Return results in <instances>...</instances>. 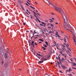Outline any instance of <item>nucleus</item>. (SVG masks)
Listing matches in <instances>:
<instances>
[{
  "label": "nucleus",
  "instance_id": "4c0bfd02",
  "mask_svg": "<svg viewBox=\"0 0 76 76\" xmlns=\"http://www.w3.org/2000/svg\"><path fill=\"white\" fill-rule=\"evenodd\" d=\"M46 30H47V29H46L45 28V29H44V31L45 32H46Z\"/></svg>",
  "mask_w": 76,
  "mask_h": 76
},
{
  "label": "nucleus",
  "instance_id": "680f3d73",
  "mask_svg": "<svg viewBox=\"0 0 76 76\" xmlns=\"http://www.w3.org/2000/svg\"><path fill=\"white\" fill-rule=\"evenodd\" d=\"M52 19L53 20H55L54 18H52Z\"/></svg>",
  "mask_w": 76,
  "mask_h": 76
},
{
  "label": "nucleus",
  "instance_id": "39448f33",
  "mask_svg": "<svg viewBox=\"0 0 76 76\" xmlns=\"http://www.w3.org/2000/svg\"><path fill=\"white\" fill-rule=\"evenodd\" d=\"M59 53L60 54L62 55V56H64V54H63V53L61 51H59Z\"/></svg>",
  "mask_w": 76,
  "mask_h": 76
},
{
  "label": "nucleus",
  "instance_id": "4d7b16f0",
  "mask_svg": "<svg viewBox=\"0 0 76 76\" xmlns=\"http://www.w3.org/2000/svg\"><path fill=\"white\" fill-rule=\"evenodd\" d=\"M33 38V37L32 36V37H31V39H32Z\"/></svg>",
  "mask_w": 76,
  "mask_h": 76
},
{
  "label": "nucleus",
  "instance_id": "f8f14e48",
  "mask_svg": "<svg viewBox=\"0 0 76 76\" xmlns=\"http://www.w3.org/2000/svg\"><path fill=\"white\" fill-rule=\"evenodd\" d=\"M37 54L38 55V56L41 57V56H43L40 55V54H39L38 53H37Z\"/></svg>",
  "mask_w": 76,
  "mask_h": 76
},
{
  "label": "nucleus",
  "instance_id": "603ef678",
  "mask_svg": "<svg viewBox=\"0 0 76 76\" xmlns=\"http://www.w3.org/2000/svg\"><path fill=\"white\" fill-rule=\"evenodd\" d=\"M37 14L38 15H39V16H40V14H39L38 13H37Z\"/></svg>",
  "mask_w": 76,
  "mask_h": 76
},
{
  "label": "nucleus",
  "instance_id": "5701e85b",
  "mask_svg": "<svg viewBox=\"0 0 76 76\" xmlns=\"http://www.w3.org/2000/svg\"><path fill=\"white\" fill-rule=\"evenodd\" d=\"M45 43H46V45H48V42L47 41H46Z\"/></svg>",
  "mask_w": 76,
  "mask_h": 76
},
{
  "label": "nucleus",
  "instance_id": "a211bd4d",
  "mask_svg": "<svg viewBox=\"0 0 76 76\" xmlns=\"http://www.w3.org/2000/svg\"><path fill=\"white\" fill-rule=\"evenodd\" d=\"M50 20V22H53V20L51 19H49Z\"/></svg>",
  "mask_w": 76,
  "mask_h": 76
},
{
  "label": "nucleus",
  "instance_id": "dca6fc26",
  "mask_svg": "<svg viewBox=\"0 0 76 76\" xmlns=\"http://www.w3.org/2000/svg\"><path fill=\"white\" fill-rule=\"evenodd\" d=\"M57 63H58V65L59 66L60 64L59 62L58 61H57Z\"/></svg>",
  "mask_w": 76,
  "mask_h": 76
},
{
  "label": "nucleus",
  "instance_id": "69168bd1",
  "mask_svg": "<svg viewBox=\"0 0 76 76\" xmlns=\"http://www.w3.org/2000/svg\"><path fill=\"white\" fill-rule=\"evenodd\" d=\"M60 39V40H63V39Z\"/></svg>",
  "mask_w": 76,
  "mask_h": 76
},
{
  "label": "nucleus",
  "instance_id": "bf43d9fd",
  "mask_svg": "<svg viewBox=\"0 0 76 76\" xmlns=\"http://www.w3.org/2000/svg\"><path fill=\"white\" fill-rule=\"evenodd\" d=\"M35 45H37V43H36V42H35Z\"/></svg>",
  "mask_w": 76,
  "mask_h": 76
},
{
  "label": "nucleus",
  "instance_id": "f257e3e1",
  "mask_svg": "<svg viewBox=\"0 0 76 76\" xmlns=\"http://www.w3.org/2000/svg\"><path fill=\"white\" fill-rule=\"evenodd\" d=\"M46 1H47L49 4L51 5L52 7H54L56 10L59 11V12L62 14V18H63V19H64V24L63 26L64 28L65 29H66V28H70L72 30L74 31L73 28L70 25H69L68 20L66 18V15L62 9L59 7L56 6L53 4L51 3V2L49 0H46Z\"/></svg>",
  "mask_w": 76,
  "mask_h": 76
},
{
  "label": "nucleus",
  "instance_id": "a18cd8bd",
  "mask_svg": "<svg viewBox=\"0 0 76 76\" xmlns=\"http://www.w3.org/2000/svg\"><path fill=\"white\" fill-rule=\"evenodd\" d=\"M58 66H59V69H61V68L60 67V66H59V65H58Z\"/></svg>",
  "mask_w": 76,
  "mask_h": 76
},
{
  "label": "nucleus",
  "instance_id": "49530a36",
  "mask_svg": "<svg viewBox=\"0 0 76 76\" xmlns=\"http://www.w3.org/2000/svg\"><path fill=\"white\" fill-rule=\"evenodd\" d=\"M48 28L49 29V28H51L50 27H48Z\"/></svg>",
  "mask_w": 76,
  "mask_h": 76
},
{
  "label": "nucleus",
  "instance_id": "c85d7f7f",
  "mask_svg": "<svg viewBox=\"0 0 76 76\" xmlns=\"http://www.w3.org/2000/svg\"><path fill=\"white\" fill-rule=\"evenodd\" d=\"M42 23L44 25L45 24L43 22H42Z\"/></svg>",
  "mask_w": 76,
  "mask_h": 76
},
{
  "label": "nucleus",
  "instance_id": "a19ab883",
  "mask_svg": "<svg viewBox=\"0 0 76 76\" xmlns=\"http://www.w3.org/2000/svg\"><path fill=\"white\" fill-rule=\"evenodd\" d=\"M35 36L36 37H38L39 36L38 35H35Z\"/></svg>",
  "mask_w": 76,
  "mask_h": 76
},
{
  "label": "nucleus",
  "instance_id": "4468645a",
  "mask_svg": "<svg viewBox=\"0 0 76 76\" xmlns=\"http://www.w3.org/2000/svg\"><path fill=\"white\" fill-rule=\"evenodd\" d=\"M39 40L41 41L42 42H43L44 41V40H43V39H39Z\"/></svg>",
  "mask_w": 76,
  "mask_h": 76
},
{
  "label": "nucleus",
  "instance_id": "7ed1b4c3",
  "mask_svg": "<svg viewBox=\"0 0 76 76\" xmlns=\"http://www.w3.org/2000/svg\"><path fill=\"white\" fill-rule=\"evenodd\" d=\"M75 35H74V34H73V40L74 41V42H76V41L75 40Z\"/></svg>",
  "mask_w": 76,
  "mask_h": 76
},
{
  "label": "nucleus",
  "instance_id": "412c9836",
  "mask_svg": "<svg viewBox=\"0 0 76 76\" xmlns=\"http://www.w3.org/2000/svg\"><path fill=\"white\" fill-rule=\"evenodd\" d=\"M42 48H43V50H46V48H45L42 47Z\"/></svg>",
  "mask_w": 76,
  "mask_h": 76
},
{
  "label": "nucleus",
  "instance_id": "f704fd0d",
  "mask_svg": "<svg viewBox=\"0 0 76 76\" xmlns=\"http://www.w3.org/2000/svg\"><path fill=\"white\" fill-rule=\"evenodd\" d=\"M30 42H31V41H30V40L28 41V42H29V44H30V43H30Z\"/></svg>",
  "mask_w": 76,
  "mask_h": 76
},
{
  "label": "nucleus",
  "instance_id": "f3484780",
  "mask_svg": "<svg viewBox=\"0 0 76 76\" xmlns=\"http://www.w3.org/2000/svg\"><path fill=\"white\" fill-rule=\"evenodd\" d=\"M50 26H51L52 27H54V25L53 24H50Z\"/></svg>",
  "mask_w": 76,
  "mask_h": 76
},
{
  "label": "nucleus",
  "instance_id": "79ce46f5",
  "mask_svg": "<svg viewBox=\"0 0 76 76\" xmlns=\"http://www.w3.org/2000/svg\"><path fill=\"white\" fill-rule=\"evenodd\" d=\"M44 46L45 47H46V48L47 47V46L45 45H44Z\"/></svg>",
  "mask_w": 76,
  "mask_h": 76
},
{
  "label": "nucleus",
  "instance_id": "1a4fd4ad",
  "mask_svg": "<svg viewBox=\"0 0 76 76\" xmlns=\"http://www.w3.org/2000/svg\"><path fill=\"white\" fill-rule=\"evenodd\" d=\"M58 59L59 60V62H60V63H61V58H60V57L58 56Z\"/></svg>",
  "mask_w": 76,
  "mask_h": 76
},
{
  "label": "nucleus",
  "instance_id": "a878e982",
  "mask_svg": "<svg viewBox=\"0 0 76 76\" xmlns=\"http://www.w3.org/2000/svg\"><path fill=\"white\" fill-rule=\"evenodd\" d=\"M52 33H53V31H49V33L50 34Z\"/></svg>",
  "mask_w": 76,
  "mask_h": 76
},
{
  "label": "nucleus",
  "instance_id": "aec40b11",
  "mask_svg": "<svg viewBox=\"0 0 76 76\" xmlns=\"http://www.w3.org/2000/svg\"><path fill=\"white\" fill-rule=\"evenodd\" d=\"M58 46H59L56 45V48H57V49L58 50L59 49V48L58 47Z\"/></svg>",
  "mask_w": 76,
  "mask_h": 76
},
{
  "label": "nucleus",
  "instance_id": "6e6552de",
  "mask_svg": "<svg viewBox=\"0 0 76 76\" xmlns=\"http://www.w3.org/2000/svg\"><path fill=\"white\" fill-rule=\"evenodd\" d=\"M4 57L5 58H7V54L6 53H5V54L4 55Z\"/></svg>",
  "mask_w": 76,
  "mask_h": 76
},
{
  "label": "nucleus",
  "instance_id": "b1692460",
  "mask_svg": "<svg viewBox=\"0 0 76 76\" xmlns=\"http://www.w3.org/2000/svg\"><path fill=\"white\" fill-rule=\"evenodd\" d=\"M37 20H38V21L39 23H40L41 22V21L39 20L38 19V18L37 19Z\"/></svg>",
  "mask_w": 76,
  "mask_h": 76
},
{
  "label": "nucleus",
  "instance_id": "338daca9",
  "mask_svg": "<svg viewBox=\"0 0 76 76\" xmlns=\"http://www.w3.org/2000/svg\"><path fill=\"white\" fill-rule=\"evenodd\" d=\"M34 33H37V32H36L35 31H34Z\"/></svg>",
  "mask_w": 76,
  "mask_h": 76
},
{
  "label": "nucleus",
  "instance_id": "c9c22d12",
  "mask_svg": "<svg viewBox=\"0 0 76 76\" xmlns=\"http://www.w3.org/2000/svg\"><path fill=\"white\" fill-rule=\"evenodd\" d=\"M57 35V36H58V37H59V38H60L61 37L60 36H59V35Z\"/></svg>",
  "mask_w": 76,
  "mask_h": 76
},
{
  "label": "nucleus",
  "instance_id": "e2e57ef3",
  "mask_svg": "<svg viewBox=\"0 0 76 76\" xmlns=\"http://www.w3.org/2000/svg\"><path fill=\"white\" fill-rule=\"evenodd\" d=\"M55 24H58V23H56H56H55Z\"/></svg>",
  "mask_w": 76,
  "mask_h": 76
},
{
  "label": "nucleus",
  "instance_id": "393cba45",
  "mask_svg": "<svg viewBox=\"0 0 76 76\" xmlns=\"http://www.w3.org/2000/svg\"><path fill=\"white\" fill-rule=\"evenodd\" d=\"M64 41L66 43V38L65 37H64Z\"/></svg>",
  "mask_w": 76,
  "mask_h": 76
},
{
  "label": "nucleus",
  "instance_id": "ddd939ff",
  "mask_svg": "<svg viewBox=\"0 0 76 76\" xmlns=\"http://www.w3.org/2000/svg\"><path fill=\"white\" fill-rule=\"evenodd\" d=\"M72 69H71L70 68H69V70H68V72H69L70 71H72Z\"/></svg>",
  "mask_w": 76,
  "mask_h": 76
},
{
  "label": "nucleus",
  "instance_id": "052dcab7",
  "mask_svg": "<svg viewBox=\"0 0 76 76\" xmlns=\"http://www.w3.org/2000/svg\"><path fill=\"white\" fill-rule=\"evenodd\" d=\"M40 26H43V25L42 24H40Z\"/></svg>",
  "mask_w": 76,
  "mask_h": 76
},
{
  "label": "nucleus",
  "instance_id": "e433bc0d",
  "mask_svg": "<svg viewBox=\"0 0 76 76\" xmlns=\"http://www.w3.org/2000/svg\"><path fill=\"white\" fill-rule=\"evenodd\" d=\"M59 72H60L61 73H63V72H62L61 70H59Z\"/></svg>",
  "mask_w": 76,
  "mask_h": 76
},
{
  "label": "nucleus",
  "instance_id": "20e7f679",
  "mask_svg": "<svg viewBox=\"0 0 76 76\" xmlns=\"http://www.w3.org/2000/svg\"><path fill=\"white\" fill-rule=\"evenodd\" d=\"M71 63L72 64V66H76V64L74 63H73L72 62H71Z\"/></svg>",
  "mask_w": 76,
  "mask_h": 76
},
{
  "label": "nucleus",
  "instance_id": "de8ad7c7",
  "mask_svg": "<svg viewBox=\"0 0 76 76\" xmlns=\"http://www.w3.org/2000/svg\"><path fill=\"white\" fill-rule=\"evenodd\" d=\"M62 46H63V47H64V48L65 47V46L64 45H62Z\"/></svg>",
  "mask_w": 76,
  "mask_h": 76
},
{
  "label": "nucleus",
  "instance_id": "f03ea898",
  "mask_svg": "<svg viewBox=\"0 0 76 76\" xmlns=\"http://www.w3.org/2000/svg\"><path fill=\"white\" fill-rule=\"evenodd\" d=\"M48 59L44 57H42V58H41V60L42 61H47V60Z\"/></svg>",
  "mask_w": 76,
  "mask_h": 76
},
{
  "label": "nucleus",
  "instance_id": "72a5a7b5",
  "mask_svg": "<svg viewBox=\"0 0 76 76\" xmlns=\"http://www.w3.org/2000/svg\"><path fill=\"white\" fill-rule=\"evenodd\" d=\"M33 12L35 14V15H37L36 14V13H35V12L34 11H33Z\"/></svg>",
  "mask_w": 76,
  "mask_h": 76
},
{
  "label": "nucleus",
  "instance_id": "2eb2a0df",
  "mask_svg": "<svg viewBox=\"0 0 76 76\" xmlns=\"http://www.w3.org/2000/svg\"><path fill=\"white\" fill-rule=\"evenodd\" d=\"M34 42L33 41H32V44H31L32 46H33V44L34 43Z\"/></svg>",
  "mask_w": 76,
  "mask_h": 76
},
{
  "label": "nucleus",
  "instance_id": "c03bdc74",
  "mask_svg": "<svg viewBox=\"0 0 76 76\" xmlns=\"http://www.w3.org/2000/svg\"><path fill=\"white\" fill-rule=\"evenodd\" d=\"M26 12V13L28 15H29L28 13L27 12Z\"/></svg>",
  "mask_w": 76,
  "mask_h": 76
},
{
  "label": "nucleus",
  "instance_id": "7c9ffc66",
  "mask_svg": "<svg viewBox=\"0 0 76 76\" xmlns=\"http://www.w3.org/2000/svg\"><path fill=\"white\" fill-rule=\"evenodd\" d=\"M30 31L31 33H33V31H32V30H30Z\"/></svg>",
  "mask_w": 76,
  "mask_h": 76
},
{
  "label": "nucleus",
  "instance_id": "2f4dec72",
  "mask_svg": "<svg viewBox=\"0 0 76 76\" xmlns=\"http://www.w3.org/2000/svg\"><path fill=\"white\" fill-rule=\"evenodd\" d=\"M65 60V58H62V61H64Z\"/></svg>",
  "mask_w": 76,
  "mask_h": 76
},
{
  "label": "nucleus",
  "instance_id": "cd10ccee",
  "mask_svg": "<svg viewBox=\"0 0 76 76\" xmlns=\"http://www.w3.org/2000/svg\"><path fill=\"white\" fill-rule=\"evenodd\" d=\"M55 35H56V36H57V35H58V32H56V34H55Z\"/></svg>",
  "mask_w": 76,
  "mask_h": 76
},
{
  "label": "nucleus",
  "instance_id": "6ab92c4d",
  "mask_svg": "<svg viewBox=\"0 0 76 76\" xmlns=\"http://www.w3.org/2000/svg\"><path fill=\"white\" fill-rule=\"evenodd\" d=\"M66 61H68V63H70V64L71 63V62H70L69 61V60H68L66 59Z\"/></svg>",
  "mask_w": 76,
  "mask_h": 76
},
{
  "label": "nucleus",
  "instance_id": "864d4df0",
  "mask_svg": "<svg viewBox=\"0 0 76 76\" xmlns=\"http://www.w3.org/2000/svg\"><path fill=\"white\" fill-rule=\"evenodd\" d=\"M26 5H27V6H28V5L27 4V3H26Z\"/></svg>",
  "mask_w": 76,
  "mask_h": 76
},
{
  "label": "nucleus",
  "instance_id": "0eeeda50",
  "mask_svg": "<svg viewBox=\"0 0 76 76\" xmlns=\"http://www.w3.org/2000/svg\"><path fill=\"white\" fill-rule=\"evenodd\" d=\"M53 43H54V44L55 45H56V46H59V45L58 44L56 45L57 43L55 41H53Z\"/></svg>",
  "mask_w": 76,
  "mask_h": 76
},
{
  "label": "nucleus",
  "instance_id": "473e14b6",
  "mask_svg": "<svg viewBox=\"0 0 76 76\" xmlns=\"http://www.w3.org/2000/svg\"><path fill=\"white\" fill-rule=\"evenodd\" d=\"M21 8H22V9L23 10H24V8L23 7H21Z\"/></svg>",
  "mask_w": 76,
  "mask_h": 76
},
{
  "label": "nucleus",
  "instance_id": "13d9d810",
  "mask_svg": "<svg viewBox=\"0 0 76 76\" xmlns=\"http://www.w3.org/2000/svg\"><path fill=\"white\" fill-rule=\"evenodd\" d=\"M64 57L65 58H66V55H65V56H64Z\"/></svg>",
  "mask_w": 76,
  "mask_h": 76
},
{
  "label": "nucleus",
  "instance_id": "0e129e2a",
  "mask_svg": "<svg viewBox=\"0 0 76 76\" xmlns=\"http://www.w3.org/2000/svg\"><path fill=\"white\" fill-rule=\"evenodd\" d=\"M19 3H21V2L20 1H19Z\"/></svg>",
  "mask_w": 76,
  "mask_h": 76
},
{
  "label": "nucleus",
  "instance_id": "09e8293b",
  "mask_svg": "<svg viewBox=\"0 0 76 76\" xmlns=\"http://www.w3.org/2000/svg\"><path fill=\"white\" fill-rule=\"evenodd\" d=\"M68 75L69 76H72V75L71 74H68Z\"/></svg>",
  "mask_w": 76,
  "mask_h": 76
},
{
  "label": "nucleus",
  "instance_id": "c756f323",
  "mask_svg": "<svg viewBox=\"0 0 76 76\" xmlns=\"http://www.w3.org/2000/svg\"><path fill=\"white\" fill-rule=\"evenodd\" d=\"M30 7H31V8H32V9H35L34 7H32L31 6H30Z\"/></svg>",
  "mask_w": 76,
  "mask_h": 76
},
{
  "label": "nucleus",
  "instance_id": "3c124183",
  "mask_svg": "<svg viewBox=\"0 0 76 76\" xmlns=\"http://www.w3.org/2000/svg\"><path fill=\"white\" fill-rule=\"evenodd\" d=\"M45 21L46 22H48V20H45Z\"/></svg>",
  "mask_w": 76,
  "mask_h": 76
},
{
  "label": "nucleus",
  "instance_id": "9d476101",
  "mask_svg": "<svg viewBox=\"0 0 76 76\" xmlns=\"http://www.w3.org/2000/svg\"><path fill=\"white\" fill-rule=\"evenodd\" d=\"M61 66L63 69L65 68L66 66H65L63 64L61 65Z\"/></svg>",
  "mask_w": 76,
  "mask_h": 76
},
{
  "label": "nucleus",
  "instance_id": "37998d69",
  "mask_svg": "<svg viewBox=\"0 0 76 76\" xmlns=\"http://www.w3.org/2000/svg\"><path fill=\"white\" fill-rule=\"evenodd\" d=\"M23 24L24 26L26 25V23H23Z\"/></svg>",
  "mask_w": 76,
  "mask_h": 76
},
{
  "label": "nucleus",
  "instance_id": "423d86ee",
  "mask_svg": "<svg viewBox=\"0 0 76 76\" xmlns=\"http://www.w3.org/2000/svg\"><path fill=\"white\" fill-rule=\"evenodd\" d=\"M8 64V62L7 61L5 62V64H4V65L6 66Z\"/></svg>",
  "mask_w": 76,
  "mask_h": 76
},
{
  "label": "nucleus",
  "instance_id": "58836bf2",
  "mask_svg": "<svg viewBox=\"0 0 76 76\" xmlns=\"http://www.w3.org/2000/svg\"><path fill=\"white\" fill-rule=\"evenodd\" d=\"M70 60L71 61H73V59H72V58H71V59H70Z\"/></svg>",
  "mask_w": 76,
  "mask_h": 76
},
{
  "label": "nucleus",
  "instance_id": "774afa93",
  "mask_svg": "<svg viewBox=\"0 0 76 76\" xmlns=\"http://www.w3.org/2000/svg\"><path fill=\"white\" fill-rule=\"evenodd\" d=\"M27 31V33H29V31Z\"/></svg>",
  "mask_w": 76,
  "mask_h": 76
},
{
  "label": "nucleus",
  "instance_id": "4be33fe9",
  "mask_svg": "<svg viewBox=\"0 0 76 76\" xmlns=\"http://www.w3.org/2000/svg\"><path fill=\"white\" fill-rule=\"evenodd\" d=\"M34 16L35 17L37 18V19L38 18V17L36 15H34Z\"/></svg>",
  "mask_w": 76,
  "mask_h": 76
},
{
  "label": "nucleus",
  "instance_id": "8fccbe9b",
  "mask_svg": "<svg viewBox=\"0 0 76 76\" xmlns=\"http://www.w3.org/2000/svg\"><path fill=\"white\" fill-rule=\"evenodd\" d=\"M51 14L53 15H55V14L53 13H51Z\"/></svg>",
  "mask_w": 76,
  "mask_h": 76
},
{
  "label": "nucleus",
  "instance_id": "5fc2aeb1",
  "mask_svg": "<svg viewBox=\"0 0 76 76\" xmlns=\"http://www.w3.org/2000/svg\"><path fill=\"white\" fill-rule=\"evenodd\" d=\"M43 26L44 27H45V25H43Z\"/></svg>",
  "mask_w": 76,
  "mask_h": 76
},
{
  "label": "nucleus",
  "instance_id": "ea45409f",
  "mask_svg": "<svg viewBox=\"0 0 76 76\" xmlns=\"http://www.w3.org/2000/svg\"><path fill=\"white\" fill-rule=\"evenodd\" d=\"M62 50L64 52L65 51V50L64 49L62 48Z\"/></svg>",
  "mask_w": 76,
  "mask_h": 76
},
{
  "label": "nucleus",
  "instance_id": "9b49d317",
  "mask_svg": "<svg viewBox=\"0 0 76 76\" xmlns=\"http://www.w3.org/2000/svg\"><path fill=\"white\" fill-rule=\"evenodd\" d=\"M44 61H38V63H42Z\"/></svg>",
  "mask_w": 76,
  "mask_h": 76
},
{
  "label": "nucleus",
  "instance_id": "bb28decb",
  "mask_svg": "<svg viewBox=\"0 0 76 76\" xmlns=\"http://www.w3.org/2000/svg\"><path fill=\"white\" fill-rule=\"evenodd\" d=\"M65 71H66V72L65 73H67L68 71H69V70H66Z\"/></svg>",
  "mask_w": 76,
  "mask_h": 76
},
{
  "label": "nucleus",
  "instance_id": "6e6d98bb",
  "mask_svg": "<svg viewBox=\"0 0 76 76\" xmlns=\"http://www.w3.org/2000/svg\"><path fill=\"white\" fill-rule=\"evenodd\" d=\"M20 7H23V6L22 5H20Z\"/></svg>",
  "mask_w": 76,
  "mask_h": 76
}]
</instances>
